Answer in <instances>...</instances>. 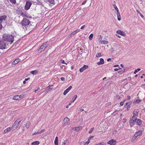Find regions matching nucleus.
I'll list each match as a JSON object with an SVG mask.
<instances>
[{"label": "nucleus", "mask_w": 145, "mask_h": 145, "mask_svg": "<svg viewBox=\"0 0 145 145\" xmlns=\"http://www.w3.org/2000/svg\"><path fill=\"white\" fill-rule=\"evenodd\" d=\"M99 42L102 44H107L108 43V42L107 41L102 40H100L99 41Z\"/></svg>", "instance_id": "4be33fe9"}, {"label": "nucleus", "mask_w": 145, "mask_h": 145, "mask_svg": "<svg viewBox=\"0 0 145 145\" xmlns=\"http://www.w3.org/2000/svg\"><path fill=\"white\" fill-rule=\"evenodd\" d=\"M3 26L1 23L0 22V30H1Z\"/></svg>", "instance_id": "5fc2aeb1"}, {"label": "nucleus", "mask_w": 145, "mask_h": 145, "mask_svg": "<svg viewBox=\"0 0 145 145\" xmlns=\"http://www.w3.org/2000/svg\"><path fill=\"white\" fill-rule=\"evenodd\" d=\"M30 125V122L29 121H28L26 123V126H25L27 128H29V127Z\"/></svg>", "instance_id": "473e14b6"}, {"label": "nucleus", "mask_w": 145, "mask_h": 145, "mask_svg": "<svg viewBox=\"0 0 145 145\" xmlns=\"http://www.w3.org/2000/svg\"><path fill=\"white\" fill-rule=\"evenodd\" d=\"M140 70L141 69L140 68H138L137 69H136L134 72V74H136L137 72L140 71Z\"/></svg>", "instance_id": "c9c22d12"}, {"label": "nucleus", "mask_w": 145, "mask_h": 145, "mask_svg": "<svg viewBox=\"0 0 145 145\" xmlns=\"http://www.w3.org/2000/svg\"><path fill=\"white\" fill-rule=\"evenodd\" d=\"M117 16L118 18V20L120 21L121 20V17L120 13L117 14Z\"/></svg>", "instance_id": "72a5a7b5"}, {"label": "nucleus", "mask_w": 145, "mask_h": 145, "mask_svg": "<svg viewBox=\"0 0 145 145\" xmlns=\"http://www.w3.org/2000/svg\"><path fill=\"white\" fill-rule=\"evenodd\" d=\"M39 134V133L38 132H35L34 133H33V135H36V134Z\"/></svg>", "instance_id": "3c124183"}, {"label": "nucleus", "mask_w": 145, "mask_h": 145, "mask_svg": "<svg viewBox=\"0 0 145 145\" xmlns=\"http://www.w3.org/2000/svg\"><path fill=\"white\" fill-rule=\"evenodd\" d=\"M119 70V69H117V68H116L114 69V71H118V70Z\"/></svg>", "instance_id": "052dcab7"}, {"label": "nucleus", "mask_w": 145, "mask_h": 145, "mask_svg": "<svg viewBox=\"0 0 145 145\" xmlns=\"http://www.w3.org/2000/svg\"><path fill=\"white\" fill-rule=\"evenodd\" d=\"M66 142L67 141H65L61 145H65L66 144Z\"/></svg>", "instance_id": "603ef678"}, {"label": "nucleus", "mask_w": 145, "mask_h": 145, "mask_svg": "<svg viewBox=\"0 0 145 145\" xmlns=\"http://www.w3.org/2000/svg\"><path fill=\"white\" fill-rule=\"evenodd\" d=\"M96 57H101V54L100 53H98L96 54Z\"/></svg>", "instance_id": "58836bf2"}, {"label": "nucleus", "mask_w": 145, "mask_h": 145, "mask_svg": "<svg viewBox=\"0 0 145 145\" xmlns=\"http://www.w3.org/2000/svg\"><path fill=\"white\" fill-rule=\"evenodd\" d=\"M23 95H15L13 97L12 99L15 100H19L23 98Z\"/></svg>", "instance_id": "6e6552de"}, {"label": "nucleus", "mask_w": 145, "mask_h": 145, "mask_svg": "<svg viewBox=\"0 0 145 145\" xmlns=\"http://www.w3.org/2000/svg\"><path fill=\"white\" fill-rule=\"evenodd\" d=\"M44 131V129H42L40 131H38L39 133V134H40L41 133H42Z\"/></svg>", "instance_id": "c03bdc74"}, {"label": "nucleus", "mask_w": 145, "mask_h": 145, "mask_svg": "<svg viewBox=\"0 0 145 145\" xmlns=\"http://www.w3.org/2000/svg\"><path fill=\"white\" fill-rule=\"evenodd\" d=\"M8 45L3 39L0 40V49L3 50L8 48Z\"/></svg>", "instance_id": "7ed1b4c3"}, {"label": "nucleus", "mask_w": 145, "mask_h": 145, "mask_svg": "<svg viewBox=\"0 0 145 145\" xmlns=\"http://www.w3.org/2000/svg\"><path fill=\"white\" fill-rule=\"evenodd\" d=\"M113 6L114 7V8L115 9V10H116V9H117L118 8L116 6V5L115 4H113Z\"/></svg>", "instance_id": "79ce46f5"}, {"label": "nucleus", "mask_w": 145, "mask_h": 145, "mask_svg": "<svg viewBox=\"0 0 145 145\" xmlns=\"http://www.w3.org/2000/svg\"><path fill=\"white\" fill-rule=\"evenodd\" d=\"M82 129V127H75L73 128V130L74 131H78L79 130Z\"/></svg>", "instance_id": "a878e982"}, {"label": "nucleus", "mask_w": 145, "mask_h": 145, "mask_svg": "<svg viewBox=\"0 0 145 145\" xmlns=\"http://www.w3.org/2000/svg\"><path fill=\"white\" fill-rule=\"evenodd\" d=\"M53 85H50L48 86H47L46 88L44 90V91L46 93H48L49 91H51L52 89V88H50V87H53Z\"/></svg>", "instance_id": "1a4fd4ad"}, {"label": "nucleus", "mask_w": 145, "mask_h": 145, "mask_svg": "<svg viewBox=\"0 0 145 145\" xmlns=\"http://www.w3.org/2000/svg\"><path fill=\"white\" fill-rule=\"evenodd\" d=\"M116 33L117 34L123 36H125L126 35V34L125 33L121 30H118L117 31H116Z\"/></svg>", "instance_id": "f8f14e48"}, {"label": "nucleus", "mask_w": 145, "mask_h": 145, "mask_svg": "<svg viewBox=\"0 0 145 145\" xmlns=\"http://www.w3.org/2000/svg\"><path fill=\"white\" fill-rule=\"evenodd\" d=\"M32 5V3L28 1H27L25 6V10H28Z\"/></svg>", "instance_id": "423d86ee"}, {"label": "nucleus", "mask_w": 145, "mask_h": 145, "mask_svg": "<svg viewBox=\"0 0 145 145\" xmlns=\"http://www.w3.org/2000/svg\"><path fill=\"white\" fill-rule=\"evenodd\" d=\"M77 96L76 95H75L74 96V99H73V100L72 101V102H73L77 98Z\"/></svg>", "instance_id": "ea45409f"}, {"label": "nucleus", "mask_w": 145, "mask_h": 145, "mask_svg": "<svg viewBox=\"0 0 145 145\" xmlns=\"http://www.w3.org/2000/svg\"><path fill=\"white\" fill-rule=\"evenodd\" d=\"M119 66L118 65H114L113 66V67H119Z\"/></svg>", "instance_id": "0e129e2a"}, {"label": "nucleus", "mask_w": 145, "mask_h": 145, "mask_svg": "<svg viewBox=\"0 0 145 145\" xmlns=\"http://www.w3.org/2000/svg\"><path fill=\"white\" fill-rule=\"evenodd\" d=\"M125 105L126 106V108H127V111H128L129 110V109L130 108V103H126Z\"/></svg>", "instance_id": "393cba45"}, {"label": "nucleus", "mask_w": 145, "mask_h": 145, "mask_svg": "<svg viewBox=\"0 0 145 145\" xmlns=\"http://www.w3.org/2000/svg\"><path fill=\"white\" fill-rule=\"evenodd\" d=\"M139 14L140 16L142 18H143V17H144V16L142 14H141V13H140Z\"/></svg>", "instance_id": "6e6d98bb"}, {"label": "nucleus", "mask_w": 145, "mask_h": 145, "mask_svg": "<svg viewBox=\"0 0 145 145\" xmlns=\"http://www.w3.org/2000/svg\"><path fill=\"white\" fill-rule=\"evenodd\" d=\"M135 121L137 124L141 126L142 125V122L141 120L137 118L136 119H135Z\"/></svg>", "instance_id": "9b49d317"}, {"label": "nucleus", "mask_w": 145, "mask_h": 145, "mask_svg": "<svg viewBox=\"0 0 145 145\" xmlns=\"http://www.w3.org/2000/svg\"><path fill=\"white\" fill-rule=\"evenodd\" d=\"M45 2L49 3L51 4H54L55 2L54 0H45Z\"/></svg>", "instance_id": "bb28decb"}, {"label": "nucleus", "mask_w": 145, "mask_h": 145, "mask_svg": "<svg viewBox=\"0 0 145 145\" xmlns=\"http://www.w3.org/2000/svg\"><path fill=\"white\" fill-rule=\"evenodd\" d=\"M9 1L12 4H15L16 3V0H9Z\"/></svg>", "instance_id": "e433bc0d"}, {"label": "nucleus", "mask_w": 145, "mask_h": 145, "mask_svg": "<svg viewBox=\"0 0 145 145\" xmlns=\"http://www.w3.org/2000/svg\"><path fill=\"white\" fill-rule=\"evenodd\" d=\"M88 67V65H84L83 67L80 69L79 71L80 72H82L84 70L87 69Z\"/></svg>", "instance_id": "ddd939ff"}, {"label": "nucleus", "mask_w": 145, "mask_h": 145, "mask_svg": "<svg viewBox=\"0 0 145 145\" xmlns=\"http://www.w3.org/2000/svg\"><path fill=\"white\" fill-rule=\"evenodd\" d=\"M54 144L55 145H58V138L57 137H56L54 141Z\"/></svg>", "instance_id": "7c9ffc66"}, {"label": "nucleus", "mask_w": 145, "mask_h": 145, "mask_svg": "<svg viewBox=\"0 0 145 145\" xmlns=\"http://www.w3.org/2000/svg\"><path fill=\"white\" fill-rule=\"evenodd\" d=\"M72 88V86H70L67 88L64 92L63 94L65 95L68 92L71 90Z\"/></svg>", "instance_id": "dca6fc26"}, {"label": "nucleus", "mask_w": 145, "mask_h": 145, "mask_svg": "<svg viewBox=\"0 0 145 145\" xmlns=\"http://www.w3.org/2000/svg\"><path fill=\"white\" fill-rule=\"evenodd\" d=\"M69 123V119L67 117H65L63 120V125H66Z\"/></svg>", "instance_id": "0eeeda50"}, {"label": "nucleus", "mask_w": 145, "mask_h": 145, "mask_svg": "<svg viewBox=\"0 0 145 145\" xmlns=\"http://www.w3.org/2000/svg\"><path fill=\"white\" fill-rule=\"evenodd\" d=\"M20 61V60L19 59H16L12 62V64L13 65H16Z\"/></svg>", "instance_id": "5701e85b"}, {"label": "nucleus", "mask_w": 145, "mask_h": 145, "mask_svg": "<svg viewBox=\"0 0 145 145\" xmlns=\"http://www.w3.org/2000/svg\"><path fill=\"white\" fill-rule=\"evenodd\" d=\"M127 103H129V104L130 103V105H131V104L132 103V101H130L129 102H127Z\"/></svg>", "instance_id": "774afa93"}, {"label": "nucleus", "mask_w": 145, "mask_h": 145, "mask_svg": "<svg viewBox=\"0 0 145 145\" xmlns=\"http://www.w3.org/2000/svg\"><path fill=\"white\" fill-rule=\"evenodd\" d=\"M38 72V71L37 70L34 71H32L30 72V73L36 75L37 74Z\"/></svg>", "instance_id": "c85d7f7f"}, {"label": "nucleus", "mask_w": 145, "mask_h": 145, "mask_svg": "<svg viewBox=\"0 0 145 145\" xmlns=\"http://www.w3.org/2000/svg\"><path fill=\"white\" fill-rule=\"evenodd\" d=\"M86 2H87L86 0L84 1L82 3V5H84L86 3Z\"/></svg>", "instance_id": "8fccbe9b"}, {"label": "nucleus", "mask_w": 145, "mask_h": 145, "mask_svg": "<svg viewBox=\"0 0 145 145\" xmlns=\"http://www.w3.org/2000/svg\"><path fill=\"white\" fill-rule=\"evenodd\" d=\"M30 79V78L29 77H28L27 78H25V80L26 81H27L28 80H29Z\"/></svg>", "instance_id": "864d4df0"}, {"label": "nucleus", "mask_w": 145, "mask_h": 145, "mask_svg": "<svg viewBox=\"0 0 145 145\" xmlns=\"http://www.w3.org/2000/svg\"><path fill=\"white\" fill-rule=\"evenodd\" d=\"M142 133V131L141 130L138 131L136 132L135 135L138 138H139V136L141 135Z\"/></svg>", "instance_id": "f3484780"}, {"label": "nucleus", "mask_w": 145, "mask_h": 145, "mask_svg": "<svg viewBox=\"0 0 145 145\" xmlns=\"http://www.w3.org/2000/svg\"><path fill=\"white\" fill-rule=\"evenodd\" d=\"M116 10L117 14L119 13V11L118 8Z\"/></svg>", "instance_id": "bf43d9fd"}, {"label": "nucleus", "mask_w": 145, "mask_h": 145, "mask_svg": "<svg viewBox=\"0 0 145 145\" xmlns=\"http://www.w3.org/2000/svg\"><path fill=\"white\" fill-rule=\"evenodd\" d=\"M119 71L118 72V73H119V74H122L125 72V69L122 70V69L121 68H120V67H119Z\"/></svg>", "instance_id": "c756f323"}, {"label": "nucleus", "mask_w": 145, "mask_h": 145, "mask_svg": "<svg viewBox=\"0 0 145 145\" xmlns=\"http://www.w3.org/2000/svg\"><path fill=\"white\" fill-rule=\"evenodd\" d=\"M22 120V118H18L17 120L16 121H21Z\"/></svg>", "instance_id": "09e8293b"}, {"label": "nucleus", "mask_w": 145, "mask_h": 145, "mask_svg": "<svg viewBox=\"0 0 145 145\" xmlns=\"http://www.w3.org/2000/svg\"><path fill=\"white\" fill-rule=\"evenodd\" d=\"M125 102V100L124 101H123L121 102L120 103V106H123L124 103Z\"/></svg>", "instance_id": "a18cd8bd"}, {"label": "nucleus", "mask_w": 145, "mask_h": 145, "mask_svg": "<svg viewBox=\"0 0 145 145\" xmlns=\"http://www.w3.org/2000/svg\"><path fill=\"white\" fill-rule=\"evenodd\" d=\"M138 138V137L135 134L133 137L131 139V141L132 142H134L136 140H137Z\"/></svg>", "instance_id": "b1692460"}, {"label": "nucleus", "mask_w": 145, "mask_h": 145, "mask_svg": "<svg viewBox=\"0 0 145 145\" xmlns=\"http://www.w3.org/2000/svg\"><path fill=\"white\" fill-rule=\"evenodd\" d=\"M39 88H38L37 89H36L35 91V92H36L37 91H38L39 90Z\"/></svg>", "instance_id": "338daca9"}, {"label": "nucleus", "mask_w": 145, "mask_h": 145, "mask_svg": "<svg viewBox=\"0 0 145 145\" xmlns=\"http://www.w3.org/2000/svg\"><path fill=\"white\" fill-rule=\"evenodd\" d=\"M18 121H16L12 125V127H15V128L16 129L18 127V124H17Z\"/></svg>", "instance_id": "cd10ccee"}, {"label": "nucleus", "mask_w": 145, "mask_h": 145, "mask_svg": "<svg viewBox=\"0 0 145 145\" xmlns=\"http://www.w3.org/2000/svg\"><path fill=\"white\" fill-rule=\"evenodd\" d=\"M7 18V16L6 15L1 16L0 18V22L1 23L2 21L3 20H5Z\"/></svg>", "instance_id": "a211bd4d"}, {"label": "nucleus", "mask_w": 145, "mask_h": 145, "mask_svg": "<svg viewBox=\"0 0 145 145\" xmlns=\"http://www.w3.org/2000/svg\"><path fill=\"white\" fill-rule=\"evenodd\" d=\"M61 63L62 64H64L65 63V61L64 60H62L61 61Z\"/></svg>", "instance_id": "69168bd1"}, {"label": "nucleus", "mask_w": 145, "mask_h": 145, "mask_svg": "<svg viewBox=\"0 0 145 145\" xmlns=\"http://www.w3.org/2000/svg\"><path fill=\"white\" fill-rule=\"evenodd\" d=\"M141 101H142V100H140V99L139 100H137L135 102V103H140V102Z\"/></svg>", "instance_id": "a19ab883"}, {"label": "nucleus", "mask_w": 145, "mask_h": 145, "mask_svg": "<svg viewBox=\"0 0 145 145\" xmlns=\"http://www.w3.org/2000/svg\"><path fill=\"white\" fill-rule=\"evenodd\" d=\"M85 25H83V26L81 27V29H84L85 27Z\"/></svg>", "instance_id": "4d7b16f0"}, {"label": "nucleus", "mask_w": 145, "mask_h": 145, "mask_svg": "<svg viewBox=\"0 0 145 145\" xmlns=\"http://www.w3.org/2000/svg\"><path fill=\"white\" fill-rule=\"evenodd\" d=\"M104 63V61L103 59L102 58H101L100 59V61L97 62V64L98 65H103Z\"/></svg>", "instance_id": "6ab92c4d"}, {"label": "nucleus", "mask_w": 145, "mask_h": 145, "mask_svg": "<svg viewBox=\"0 0 145 145\" xmlns=\"http://www.w3.org/2000/svg\"><path fill=\"white\" fill-rule=\"evenodd\" d=\"M94 127H93V128H91L89 131V133H92V132L93 131V130H94Z\"/></svg>", "instance_id": "4c0bfd02"}, {"label": "nucleus", "mask_w": 145, "mask_h": 145, "mask_svg": "<svg viewBox=\"0 0 145 145\" xmlns=\"http://www.w3.org/2000/svg\"><path fill=\"white\" fill-rule=\"evenodd\" d=\"M29 23L30 22L28 19L26 18H24L21 23L20 24L21 25L22 27L24 29H26V28L28 27Z\"/></svg>", "instance_id": "f03ea898"}, {"label": "nucleus", "mask_w": 145, "mask_h": 145, "mask_svg": "<svg viewBox=\"0 0 145 145\" xmlns=\"http://www.w3.org/2000/svg\"><path fill=\"white\" fill-rule=\"evenodd\" d=\"M12 129V127H8L5 129L3 132V134H5L10 131V130Z\"/></svg>", "instance_id": "4468645a"}, {"label": "nucleus", "mask_w": 145, "mask_h": 145, "mask_svg": "<svg viewBox=\"0 0 145 145\" xmlns=\"http://www.w3.org/2000/svg\"><path fill=\"white\" fill-rule=\"evenodd\" d=\"M133 118H131L130 120L129 123L131 126L132 127L135 124L136 122L135 119L133 120Z\"/></svg>", "instance_id": "2eb2a0df"}, {"label": "nucleus", "mask_w": 145, "mask_h": 145, "mask_svg": "<svg viewBox=\"0 0 145 145\" xmlns=\"http://www.w3.org/2000/svg\"><path fill=\"white\" fill-rule=\"evenodd\" d=\"M127 99H130V96H127Z\"/></svg>", "instance_id": "e2e57ef3"}, {"label": "nucleus", "mask_w": 145, "mask_h": 145, "mask_svg": "<svg viewBox=\"0 0 145 145\" xmlns=\"http://www.w3.org/2000/svg\"><path fill=\"white\" fill-rule=\"evenodd\" d=\"M39 144V142L38 141H36L33 142L31 144V145H38Z\"/></svg>", "instance_id": "2f4dec72"}, {"label": "nucleus", "mask_w": 145, "mask_h": 145, "mask_svg": "<svg viewBox=\"0 0 145 145\" xmlns=\"http://www.w3.org/2000/svg\"><path fill=\"white\" fill-rule=\"evenodd\" d=\"M3 37L4 40L10 42L11 44L13 42L14 40V37L12 35L4 33L3 35Z\"/></svg>", "instance_id": "f257e3e1"}, {"label": "nucleus", "mask_w": 145, "mask_h": 145, "mask_svg": "<svg viewBox=\"0 0 145 145\" xmlns=\"http://www.w3.org/2000/svg\"><path fill=\"white\" fill-rule=\"evenodd\" d=\"M80 31L79 29H77L76 30L74 31L73 32H72L71 34L69 35V36L70 37H71L73 36L74 35L76 34L77 32H79Z\"/></svg>", "instance_id": "aec40b11"}, {"label": "nucleus", "mask_w": 145, "mask_h": 145, "mask_svg": "<svg viewBox=\"0 0 145 145\" xmlns=\"http://www.w3.org/2000/svg\"><path fill=\"white\" fill-rule=\"evenodd\" d=\"M99 39L101 40H102V38H103L102 36L101 35H99Z\"/></svg>", "instance_id": "de8ad7c7"}, {"label": "nucleus", "mask_w": 145, "mask_h": 145, "mask_svg": "<svg viewBox=\"0 0 145 145\" xmlns=\"http://www.w3.org/2000/svg\"><path fill=\"white\" fill-rule=\"evenodd\" d=\"M90 142V141L89 139H88V140L85 142V144L88 145L89 143Z\"/></svg>", "instance_id": "37998d69"}, {"label": "nucleus", "mask_w": 145, "mask_h": 145, "mask_svg": "<svg viewBox=\"0 0 145 145\" xmlns=\"http://www.w3.org/2000/svg\"><path fill=\"white\" fill-rule=\"evenodd\" d=\"M139 112V110L138 109H135L133 112V116L132 117L133 119H136L138 116V113Z\"/></svg>", "instance_id": "39448f33"}, {"label": "nucleus", "mask_w": 145, "mask_h": 145, "mask_svg": "<svg viewBox=\"0 0 145 145\" xmlns=\"http://www.w3.org/2000/svg\"><path fill=\"white\" fill-rule=\"evenodd\" d=\"M49 44L50 43L48 41L46 42L45 43L42 44L40 46L38 50V51L41 52L42 51L44 50L49 45Z\"/></svg>", "instance_id": "20e7f679"}, {"label": "nucleus", "mask_w": 145, "mask_h": 145, "mask_svg": "<svg viewBox=\"0 0 145 145\" xmlns=\"http://www.w3.org/2000/svg\"><path fill=\"white\" fill-rule=\"evenodd\" d=\"M101 145H105V144L104 143V142H101L100 143Z\"/></svg>", "instance_id": "13d9d810"}, {"label": "nucleus", "mask_w": 145, "mask_h": 145, "mask_svg": "<svg viewBox=\"0 0 145 145\" xmlns=\"http://www.w3.org/2000/svg\"><path fill=\"white\" fill-rule=\"evenodd\" d=\"M61 80L63 81H65V78L63 77H61Z\"/></svg>", "instance_id": "49530a36"}, {"label": "nucleus", "mask_w": 145, "mask_h": 145, "mask_svg": "<svg viewBox=\"0 0 145 145\" xmlns=\"http://www.w3.org/2000/svg\"><path fill=\"white\" fill-rule=\"evenodd\" d=\"M93 34L92 33L89 36V39L90 40H92L93 38Z\"/></svg>", "instance_id": "f704fd0d"}, {"label": "nucleus", "mask_w": 145, "mask_h": 145, "mask_svg": "<svg viewBox=\"0 0 145 145\" xmlns=\"http://www.w3.org/2000/svg\"><path fill=\"white\" fill-rule=\"evenodd\" d=\"M18 12L19 14H20L23 16H25L26 15L25 13L23 12V10L22 9H20L18 10Z\"/></svg>", "instance_id": "412c9836"}, {"label": "nucleus", "mask_w": 145, "mask_h": 145, "mask_svg": "<svg viewBox=\"0 0 145 145\" xmlns=\"http://www.w3.org/2000/svg\"><path fill=\"white\" fill-rule=\"evenodd\" d=\"M116 141L113 139H112L111 140L108 141L107 143L110 144V145H115L116 144Z\"/></svg>", "instance_id": "9d476101"}, {"label": "nucleus", "mask_w": 145, "mask_h": 145, "mask_svg": "<svg viewBox=\"0 0 145 145\" xmlns=\"http://www.w3.org/2000/svg\"><path fill=\"white\" fill-rule=\"evenodd\" d=\"M116 36L118 37H119V38H121V36H120L119 35H118L117 34H116Z\"/></svg>", "instance_id": "680f3d73"}]
</instances>
